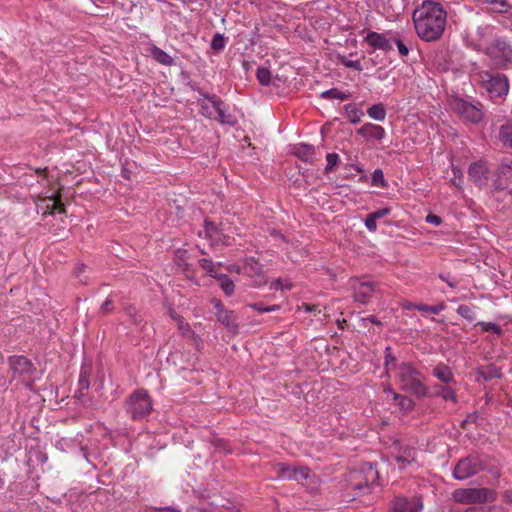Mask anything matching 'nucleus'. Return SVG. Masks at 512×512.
Returning <instances> with one entry per match:
<instances>
[{
    "instance_id": "1",
    "label": "nucleus",
    "mask_w": 512,
    "mask_h": 512,
    "mask_svg": "<svg viewBox=\"0 0 512 512\" xmlns=\"http://www.w3.org/2000/svg\"><path fill=\"white\" fill-rule=\"evenodd\" d=\"M413 23L417 36L426 42L439 40L447 24V12L443 5L425 0L413 12Z\"/></svg>"
},
{
    "instance_id": "2",
    "label": "nucleus",
    "mask_w": 512,
    "mask_h": 512,
    "mask_svg": "<svg viewBox=\"0 0 512 512\" xmlns=\"http://www.w3.org/2000/svg\"><path fill=\"white\" fill-rule=\"evenodd\" d=\"M378 471L371 463H363L349 471L346 478V491L354 497L367 494L377 482Z\"/></svg>"
},
{
    "instance_id": "3",
    "label": "nucleus",
    "mask_w": 512,
    "mask_h": 512,
    "mask_svg": "<svg viewBox=\"0 0 512 512\" xmlns=\"http://www.w3.org/2000/svg\"><path fill=\"white\" fill-rule=\"evenodd\" d=\"M396 378L402 391L418 398L427 395L428 388L424 383V377L411 363L401 362L398 364Z\"/></svg>"
},
{
    "instance_id": "4",
    "label": "nucleus",
    "mask_w": 512,
    "mask_h": 512,
    "mask_svg": "<svg viewBox=\"0 0 512 512\" xmlns=\"http://www.w3.org/2000/svg\"><path fill=\"white\" fill-rule=\"evenodd\" d=\"M479 78L482 89L493 102L498 103L508 95L510 82L505 74L482 71Z\"/></svg>"
},
{
    "instance_id": "5",
    "label": "nucleus",
    "mask_w": 512,
    "mask_h": 512,
    "mask_svg": "<svg viewBox=\"0 0 512 512\" xmlns=\"http://www.w3.org/2000/svg\"><path fill=\"white\" fill-rule=\"evenodd\" d=\"M126 411L133 420H141L152 411V400L144 389L134 391L126 401Z\"/></svg>"
},
{
    "instance_id": "6",
    "label": "nucleus",
    "mask_w": 512,
    "mask_h": 512,
    "mask_svg": "<svg viewBox=\"0 0 512 512\" xmlns=\"http://www.w3.org/2000/svg\"><path fill=\"white\" fill-rule=\"evenodd\" d=\"M459 504H484L496 500V492L488 488H459L452 493Z\"/></svg>"
},
{
    "instance_id": "7",
    "label": "nucleus",
    "mask_w": 512,
    "mask_h": 512,
    "mask_svg": "<svg viewBox=\"0 0 512 512\" xmlns=\"http://www.w3.org/2000/svg\"><path fill=\"white\" fill-rule=\"evenodd\" d=\"M486 55L502 69L512 65V45L505 37H496L486 48Z\"/></svg>"
},
{
    "instance_id": "8",
    "label": "nucleus",
    "mask_w": 512,
    "mask_h": 512,
    "mask_svg": "<svg viewBox=\"0 0 512 512\" xmlns=\"http://www.w3.org/2000/svg\"><path fill=\"white\" fill-rule=\"evenodd\" d=\"M450 106L456 114L471 123H479L483 119L482 105L479 102L472 104L457 97L451 100Z\"/></svg>"
},
{
    "instance_id": "9",
    "label": "nucleus",
    "mask_w": 512,
    "mask_h": 512,
    "mask_svg": "<svg viewBox=\"0 0 512 512\" xmlns=\"http://www.w3.org/2000/svg\"><path fill=\"white\" fill-rule=\"evenodd\" d=\"M484 468V464L478 456L469 455L460 459L455 465L453 477L459 481L466 480L479 471L484 470Z\"/></svg>"
},
{
    "instance_id": "10",
    "label": "nucleus",
    "mask_w": 512,
    "mask_h": 512,
    "mask_svg": "<svg viewBox=\"0 0 512 512\" xmlns=\"http://www.w3.org/2000/svg\"><path fill=\"white\" fill-rule=\"evenodd\" d=\"M494 187L497 190H504L512 183V158L504 159L494 174Z\"/></svg>"
},
{
    "instance_id": "11",
    "label": "nucleus",
    "mask_w": 512,
    "mask_h": 512,
    "mask_svg": "<svg viewBox=\"0 0 512 512\" xmlns=\"http://www.w3.org/2000/svg\"><path fill=\"white\" fill-rule=\"evenodd\" d=\"M351 288L355 300L364 304L376 291V284L369 280L352 279Z\"/></svg>"
},
{
    "instance_id": "12",
    "label": "nucleus",
    "mask_w": 512,
    "mask_h": 512,
    "mask_svg": "<svg viewBox=\"0 0 512 512\" xmlns=\"http://www.w3.org/2000/svg\"><path fill=\"white\" fill-rule=\"evenodd\" d=\"M214 308L216 309V318L228 330L232 332L238 331L237 317L233 311L227 310L222 302L218 299L213 301Z\"/></svg>"
},
{
    "instance_id": "13",
    "label": "nucleus",
    "mask_w": 512,
    "mask_h": 512,
    "mask_svg": "<svg viewBox=\"0 0 512 512\" xmlns=\"http://www.w3.org/2000/svg\"><path fill=\"white\" fill-rule=\"evenodd\" d=\"M356 133L367 142L381 143L386 137V130L382 126L371 122L363 124L356 130Z\"/></svg>"
},
{
    "instance_id": "14",
    "label": "nucleus",
    "mask_w": 512,
    "mask_h": 512,
    "mask_svg": "<svg viewBox=\"0 0 512 512\" xmlns=\"http://www.w3.org/2000/svg\"><path fill=\"white\" fill-rule=\"evenodd\" d=\"M203 98L211 103H214V108L216 109L215 114L218 116V120L221 124H227L230 126H234L237 123L236 118L228 112L225 103L217 96H211L207 93L202 94Z\"/></svg>"
},
{
    "instance_id": "15",
    "label": "nucleus",
    "mask_w": 512,
    "mask_h": 512,
    "mask_svg": "<svg viewBox=\"0 0 512 512\" xmlns=\"http://www.w3.org/2000/svg\"><path fill=\"white\" fill-rule=\"evenodd\" d=\"M422 509L423 502L418 496L413 497L411 500L397 496L392 502V512H421Z\"/></svg>"
},
{
    "instance_id": "16",
    "label": "nucleus",
    "mask_w": 512,
    "mask_h": 512,
    "mask_svg": "<svg viewBox=\"0 0 512 512\" xmlns=\"http://www.w3.org/2000/svg\"><path fill=\"white\" fill-rule=\"evenodd\" d=\"M489 169L482 160L470 164L468 168V176L477 186L483 187L488 182Z\"/></svg>"
},
{
    "instance_id": "17",
    "label": "nucleus",
    "mask_w": 512,
    "mask_h": 512,
    "mask_svg": "<svg viewBox=\"0 0 512 512\" xmlns=\"http://www.w3.org/2000/svg\"><path fill=\"white\" fill-rule=\"evenodd\" d=\"M244 272L249 277H259V280L254 281V286L259 287L263 284L267 283V279H265L263 275V265L254 257H248L245 259L244 263Z\"/></svg>"
},
{
    "instance_id": "18",
    "label": "nucleus",
    "mask_w": 512,
    "mask_h": 512,
    "mask_svg": "<svg viewBox=\"0 0 512 512\" xmlns=\"http://www.w3.org/2000/svg\"><path fill=\"white\" fill-rule=\"evenodd\" d=\"M11 370L19 376L31 375L34 371L32 362L25 356H12L9 359Z\"/></svg>"
},
{
    "instance_id": "19",
    "label": "nucleus",
    "mask_w": 512,
    "mask_h": 512,
    "mask_svg": "<svg viewBox=\"0 0 512 512\" xmlns=\"http://www.w3.org/2000/svg\"><path fill=\"white\" fill-rule=\"evenodd\" d=\"M392 39L387 38L386 34L371 31L366 37L365 41L374 49L383 51H391L393 49Z\"/></svg>"
},
{
    "instance_id": "20",
    "label": "nucleus",
    "mask_w": 512,
    "mask_h": 512,
    "mask_svg": "<svg viewBox=\"0 0 512 512\" xmlns=\"http://www.w3.org/2000/svg\"><path fill=\"white\" fill-rule=\"evenodd\" d=\"M384 392L392 397L394 404L397 405L402 412L408 413L414 409L415 402L410 397L395 392L391 387L385 388Z\"/></svg>"
},
{
    "instance_id": "21",
    "label": "nucleus",
    "mask_w": 512,
    "mask_h": 512,
    "mask_svg": "<svg viewBox=\"0 0 512 512\" xmlns=\"http://www.w3.org/2000/svg\"><path fill=\"white\" fill-rule=\"evenodd\" d=\"M282 475L284 478L295 481H302L309 477L310 470L305 466L298 467H284L282 468Z\"/></svg>"
},
{
    "instance_id": "22",
    "label": "nucleus",
    "mask_w": 512,
    "mask_h": 512,
    "mask_svg": "<svg viewBox=\"0 0 512 512\" xmlns=\"http://www.w3.org/2000/svg\"><path fill=\"white\" fill-rule=\"evenodd\" d=\"M343 115L351 124H358L364 116V112L355 104H345L343 107Z\"/></svg>"
},
{
    "instance_id": "23",
    "label": "nucleus",
    "mask_w": 512,
    "mask_h": 512,
    "mask_svg": "<svg viewBox=\"0 0 512 512\" xmlns=\"http://www.w3.org/2000/svg\"><path fill=\"white\" fill-rule=\"evenodd\" d=\"M432 375L443 383H450L454 381V376L451 369L444 364H438L433 370Z\"/></svg>"
},
{
    "instance_id": "24",
    "label": "nucleus",
    "mask_w": 512,
    "mask_h": 512,
    "mask_svg": "<svg viewBox=\"0 0 512 512\" xmlns=\"http://www.w3.org/2000/svg\"><path fill=\"white\" fill-rule=\"evenodd\" d=\"M150 52L151 56L162 65L172 66L175 64L174 58L157 46H153Z\"/></svg>"
},
{
    "instance_id": "25",
    "label": "nucleus",
    "mask_w": 512,
    "mask_h": 512,
    "mask_svg": "<svg viewBox=\"0 0 512 512\" xmlns=\"http://www.w3.org/2000/svg\"><path fill=\"white\" fill-rule=\"evenodd\" d=\"M368 116L375 121H384L387 116V111L383 103L371 105L367 109Z\"/></svg>"
},
{
    "instance_id": "26",
    "label": "nucleus",
    "mask_w": 512,
    "mask_h": 512,
    "mask_svg": "<svg viewBox=\"0 0 512 512\" xmlns=\"http://www.w3.org/2000/svg\"><path fill=\"white\" fill-rule=\"evenodd\" d=\"M485 3L493 5V13L506 14L512 9V5H510L507 0H486Z\"/></svg>"
},
{
    "instance_id": "27",
    "label": "nucleus",
    "mask_w": 512,
    "mask_h": 512,
    "mask_svg": "<svg viewBox=\"0 0 512 512\" xmlns=\"http://www.w3.org/2000/svg\"><path fill=\"white\" fill-rule=\"evenodd\" d=\"M321 98L324 99H338V100H346L350 97L349 92L340 91L337 88H332L329 90H325L320 95Z\"/></svg>"
},
{
    "instance_id": "28",
    "label": "nucleus",
    "mask_w": 512,
    "mask_h": 512,
    "mask_svg": "<svg viewBox=\"0 0 512 512\" xmlns=\"http://www.w3.org/2000/svg\"><path fill=\"white\" fill-rule=\"evenodd\" d=\"M498 137L505 146L512 148V125H502Z\"/></svg>"
},
{
    "instance_id": "29",
    "label": "nucleus",
    "mask_w": 512,
    "mask_h": 512,
    "mask_svg": "<svg viewBox=\"0 0 512 512\" xmlns=\"http://www.w3.org/2000/svg\"><path fill=\"white\" fill-rule=\"evenodd\" d=\"M314 154V147L309 144H299L295 148V155L302 159L307 161L310 157H312Z\"/></svg>"
},
{
    "instance_id": "30",
    "label": "nucleus",
    "mask_w": 512,
    "mask_h": 512,
    "mask_svg": "<svg viewBox=\"0 0 512 512\" xmlns=\"http://www.w3.org/2000/svg\"><path fill=\"white\" fill-rule=\"evenodd\" d=\"M173 319L178 323V330L184 337H194V331L191 329L189 323L185 322L182 317L178 315H172Z\"/></svg>"
},
{
    "instance_id": "31",
    "label": "nucleus",
    "mask_w": 512,
    "mask_h": 512,
    "mask_svg": "<svg viewBox=\"0 0 512 512\" xmlns=\"http://www.w3.org/2000/svg\"><path fill=\"white\" fill-rule=\"evenodd\" d=\"M456 311H457L458 315H460L461 317H463L464 319H466L468 321H473L476 319V313L474 310V306L463 304V305L458 306Z\"/></svg>"
},
{
    "instance_id": "32",
    "label": "nucleus",
    "mask_w": 512,
    "mask_h": 512,
    "mask_svg": "<svg viewBox=\"0 0 512 512\" xmlns=\"http://www.w3.org/2000/svg\"><path fill=\"white\" fill-rule=\"evenodd\" d=\"M476 326H479L482 329V331L492 332L498 336H501L503 334L502 328L494 322L479 321L476 323Z\"/></svg>"
},
{
    "instance_id": "33",
    "label": "nucleus",
    "mask_w": 512,
    "mask_h": 512,
    "mask_svg": "<svg viewBox=\"0 0 512 512\" xmlns=\"http://www.w3.org/2000/svg\"><path fill=\"white\" fill-rule=\"evenodd\" d=\"M256 77L259 83L263 86H268L271 83V71L266 67H258Z\"/></svg>"
},
{
    "instance_id": "34",
    "label": "nucleus",
    "mask_w": 512,
    "mask_h": 512,
    "mask_svg": "<svg viewBox=\"0 0 512 512\" xmlns=\"http://www.w3.org/2000/svg\"><path fill=\"white\" fill-rule=\"evenodd\" d=\"M436 395L442 397L446 401L456 402V393L455 391L448 386H440L436 391Z\"/></svg>"
},
{
    "instance_id": "35",
    "label": "nucleus",
    "mask_w": 512,
    "mask_h": 512,
    "mask_svg": "<svg viewBox=\"0 0 512 512\" xmlns=\"http://www.w3.org/2000/svg\"><path fill=\"white\" fill-rule=\"evenodd\" d=\"M218 279L220 280V286L224 293L227 296L232 295L235 289L234 282L227 275H221Z\"/></svg>"
},
{
    "instance_id": "36",
    "label": "nucleus",
    "mask_w": 512,
    "mask_h": 512,
    "mask_svg": "<svg viewBox=\"0 0 512 512\" xmlns=\"http://www.w3.org/2000/svg\"><path fill=\"white\" fill-rule=\"evenodd\" d=\"M292 288V282L287 279L277 278L270 283L272 290H291Z\"/></svg>"
},
{
    "instance_id": "37",
    "label": "nucleus",
    "mask_w": 512,
    "mask_h": 512,
    "mask_svg": "<svg viewBox=\"0 0 512 512\" xmlns=\"http://www.w3.org/2000/svg\"><path fill=\"white\" fill-rule=\"evenodd\" d=\"M218 234V228L214 222L205 220L204 230L199 233L200 236L204 235L207 238H214Z\"/></svg>"
},
{
    "instance_id": "38",
    "label": "nucleus",
    "mask_w": 512,
    "mask_h": 512,
    "mask_svg": "<svg viewBox=\"0 0 512 512\" xmlns=\"http://www.w3.org/2000/svg\"><path fill=\"white\" fill-rule=\"evenodd\" d=\"M445 304L443 302L437 304V305H426V304H422V303H419V306L417 307V310L418 311H421V312H429L431 314H439L441 311H443L445 309Z\"/></svg>"
},
{
    "instance_id": "39",
    "label": "nucleus",
    "mask_w": 512,
    "mask_h": 512,
    "mask_svg": "<svg viewBox=\"0 0 512 512\" xmlns=\"http://www.w3.org/2000/svg\"><path fill=\"white\" fill-rule=\"evenodd\" d=\"M215 112H216V109L214 108V103H211L210 101H208L207 103L206 102H202L200 103V113L208 118V119H213L215 118Z\"/></svg>"
},
{
    "instance_id": "40",
    "label": "nucleus",
    "mask_w": 512,
    "mask_h": 512,
    "mask_svg": "<svg viewBox=\"0 0 512 512\" xmlns=\"http://www.w3.org/2000/svg\"><path fill=\"white\" fill-rule=\"evenodd\" d=\"M199 265L212 277H217L216 265L215 263L207 258H202L199 260Z\"/></svg>"
},
{
    "instance_id": "41",
    "label": "nucleus",
    "mask_w": 512,
    "mask_h": 512,
    "mask_svg": "<svg viewBox=\"0 0 512 512\" xmlns=\"http://www.w3.org/2000/svg\"><path fill=\"white\" fill-rule=\"evenodd\" d=\"M225 46H226L225 37L220 33H216L213 36L212 41H211L212 49L219 52V51H222L225 48Z\"/></svg>"
},
{
    "instance_id": "42",
    "label": "nucleus",
    "mask_w": 512,
    "mask_h": 512,
    "mask_svg": "<svg viewBox=\"0 0 512 512\" xmlns=\"http://www.w3.org/2000/svg\"><path fill=\"white\" fill-rule=\"evenodd\" d=\"M385 368L389 371L392 368L397 370L396 358L392 354V349L390 347H386L385 349Z\"/></svg>"
},
{
    "instance_id": "43",
    "label": "nucleus",
    "mask_w": 512,
    "mask_h": 512,
    "mask_svg": "<svg viewBox=\"0 0 512 512\" xmlns=\"http://www.w3.org/2000/svg\"><path fill=\"white\" fill-rule=\"evenodd\" d=\"M372 184L374 186H378V187H386L387 182L384 178V174H383L382 170L376 169L372 173Z\"/></svg>"
},
{
    "instance_id": "44",
    "label": "nucleus",
    "mask_w": 512,
    "mask_h": 512,
    "mask_svg": "<svg viewBox=\"0 0 512 512\" xmlns=\"http://www.w3.org/2000/svg\"><path fill=\"white\" fill-rule=\"evenodd\" d=\"M326 167L325 172H331L339 162V155L337 153H328L326 155Z\"/></svg>"
},
{
    "instance_id": "45",
    "label": "nucleus",
    "mask_w": 512,
    "mask_h": 512,
    "mask_svg": "<svg viewBox=\"0 0 512 512\" xmlns=\"http://www.w3.org/2000/svg\"><path fill=\"white\" fill-rule=\"evenodd\" d=\"M478 374L485 380H490L494 377L498 376V370L495 367H489L487 369H482L478 372Z\"/></svg>"
},
{
    "instance_id": "46",
    "label": "nucleus",
    "mask_w": 512,
    "mask_h": 512,
    "mask_svg": "<svg viewBox=\"0 0 512 512\" xmlns=\"http://www.w3.org/2000/svg\"><path fill=\"white\" fill-rule=\"evenodd\" d=\"M341 63L347 68H353L357 71L362 70V66L359 60H349L345 57L341 59Z\"/></svg>"
},
{
    "instance_id": "47",
    "label": "nucleus",
    "mask_w": 512,
    "mask_h": 512,
    "mask_svg": "<svg viewBox=\"0 0 512 512\" xmlns=\"http://www.w3.org/2000/svg\"><path fill=\"white\" fill-rule=\"evenodd\" d=\"M394 43L396 44L399 54L401 56H407L409 54V48L400 38H392Z\"/></svg>"
},
{
    "instance_id": "48",
    "label": "nucleus",
    "mask_w": 512,
    "mask_h": 512,
    "mask_svg": "<svg viewBox=\"0 0 512 512\" xmlns=\"http://www.w3.org/2000/svg\"><path fill=\"white\" fill-rule=\"evenodd\" d=\"M364 224L370 232H375L377 230V221L370 215V213L366 216Z\"/></svg>"
},
{
    "instance_id": "49",
    "label": "nucleus",
    "mask_w": 512,
    "mask_h": 512,
    "mask_svg": "<svg viewBox=\"0 0 512 512\" xmlns=\"http://www.w3.org/2000/svg\"><path fill=\"white\" fill-rule=\"evenodd\" d=\"M390 212H391V208L384 207V208L378 209L374 212H371L370 215L377 221V220L389 215Z\"/></svg>"
},
{
    "instance_id": "50",
    "label": "nucleus",
    "mask_w": 512,
    "mask_h": 512,
    "mask_svg": "<svg viewBox=\"0 0 512 512\" xmlns=\"http://www.w3.org/2000/svg\"><path fill=\"white\" fill-rule=\"evenodd\" d=\"M425 220L427 223L432 224L434 226H439L442 223L441 217L435 214H428Z\"/></svg>"
},
{
    "instance_id": "51",
    "label": "nucleus",
    "mask_w": 512,
    "mask_h": 512,
    "mask_svg": "<svg viewBox=\"0 0 512 512\" xmlns=\"http://www.w3.org/2000/svg\"><path fill=\"white\" fill-rule=\"evenodd\" d=\"M439 278L446 282L451 288H455L457 286V281L451 278L449 274L441 273L439 274Z\"/></svg>"
},
{
    "instance_id": "52",
    "label": "nucleus",
    "mask_w": 512,
    "mask_h": 512,
    "mask_svg": "<svg viewBox=\"0 0 512 512\" xmlns=\"http://www.w3.org/2000/svg\"><path fill=\"white\" fill-rule=\"evenodd\" d=\"M113 309V301L109 297L102 303L100 310L102 313H108Z\"/></svg>"
},
{
    "instance_id": "53",
    "label": "nucleus",
    "mask_w": 512,
    "mask_h": 512,
    "mask_svg": "<svg viewBox=\"0 0 512 512\" xmlns=\"http://www.w3.org/2000/svg\"><path fill=\"white\" fill-rule=\"evenodd\" d=\"M145 512H181L172 507H163V508H149L146 509Z\"/></svg>"
},
{
    "instance_id": "54",
    "label": "nucleus",
    "mask_w": 512,
    "mask_h": 512,
    "mask_svg": "<svg viewBox=\"0 0 512 512\" xmlns=\"http://www.w3.org/2000/svg\"><path fill=\"white\" fill-rule=\"evenodd\" d=\"M248 307H250L251 309L259 312V313H264L266 312V307L263 303L261 302H258V303H252V304H249Z\"/></svg>"
},
{
    "instance_id": "55",
    "label": "nucleus",
    "mask_w": 512,
    "mask_h": 512,
    "mask_svg": "<svg viewBox=\"0 0 512 512\" xmlns=\"http://www.w3.org/2000/svg\"><path fill=\"white\" fill-rule=\"evenodd\" d=\"M301 307L304 309L305 312L308 313L316 312L318 309L317 305H312L309 303H302Z\"/></svg>"
},
{
    "instance_id": "56",
    "label": "nucleus",
    "mask_w": 512,
    "mask_h": 512,
    "mask_svg": "<svg viewBox=\"0 0 512 512\" xmlns=\"http://www.w3.org/2000/svg\"><path fill=\"white\" fill-rule=\"evenodd\" d=\"M396 460L400 468H404L409 463V460L404 456H399Z\"/></svg>"
},
{
    "instance_id": "57",
    "label": "nucleus",
    "mask_w": 512,
    "mask_h": 512,
    "mask_svg": "<svg viewBox=\"0 0 512 512\" xmlns=\"http://www.w3.org/2000/svg\"><path fill=\"white\" fill-rule=\"evenodd\" d=\"M79 385L82 389H88L89 388V380L81 375L79 379Z\"/></svg>"
},
{
    "instance_id": "58",
    "label": "nucleus",
    "mask_w": 512,
    "mask_h": 512,
    "mask_svg": "<svg viewBox=\"0 0 512 512\" xmlns=\"http://www.w3.org/2000/svg\"><path fill=\"white\" fill-rule=\"evenodd\" d=\"M419 304L412 303V302H406L403 304V307L407 310H417V307Z\"/></svg>"
},
{
    "instance_id": "59",
    "label": "nucleus",
    "mask_w": 512,
    "mask_h": 512,
    "mask_svg": "<svg viewBox=\"0 0 512 512\" xmlns=\"http://www.w3.org/2000/svg\"><path fill=\"white\" fill-rule=\"evenodd\" d=\"M188 512H214L211 509L201 508V507H191Z\"/></svg>"
},
{
    "instance_id": "60",
    "label": "nucleus",
    "mask_w": 512,
    "mask_h": 512,
    "mask_svg": "<svg viewBox=\"0 0 512 512\" xmlns=\"http://www.w3.org/2000/svg\"><path fill=\"white\" fill-rule=\"evenodd\" d=\"M503 27H505L506 29H510L512 30V22L509 23L508 21L506 20H499L498 21Z\"/></svg>"
},
{
    "instance_id": "61",
    "label": "nucleus",
    "mask_w": 512,
    "mask_h": 512,
    "mask_svg": "<svg viewBox=\"0 0 512 512\" xmlns=\"http://www.w3.org/2000/svg\"><path fill=\"white\" fill-rule=\"evenodd\" d=\"M280 309L279 305H271L266 307V312H275Z\"/></svg>"
},
{
    "instance_id": "62",
    "label": "nucleus",
    "mask_w": 512,
    "mask_h": 512,
    "mask_svg": "<svg viewBox=\"0 0 512 512\" xmlns=\"http://www.w3.org/2000/svg\"><path fill=\"white\" fill-rule=\"evenodd\" d=\"M504 498L507 502L512 504V492L511 491H505Z\"/></svg>"
},
{
    "instance_id": "63",
    "label": "nucleus",
    "mask_w": 512,
    "mask_h": 512,
    "mask_svg": "<svg viewBox=\"0 0 512 512\" xmlns=\"http://www.w3.org/2000/svg\"><path fill=\"white\" fill-rule=\"evenodd\" d=\"M127 314L131 317H134L136 315V310L135 308H129L127 309Z\"/></svg>"
},
{
    "instance_id": "64",
    "label": "nucleus",
    "mask_w": 512,
    "mask_h": 512,
    "mask_svg": "<svg viewBox=\"0 0 512 512\" xmlns=\"http://www.w3.org/2000/svg\"><path fill=\"white\" fill-rule=\"evenodd\" d=\"M465 512H482L481 509H478L476 507H470Z\"/></svg>"
}]
</instances>
